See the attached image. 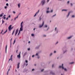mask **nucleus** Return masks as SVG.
Returning <instances> with one entry per match:
<instances>
[{
    "label": "nucleus",
    "instance_id": "ea45409f",
    "mask_svg": "<svg viewBox=\"0 0 75 75\" xmlns=\"http://www.w3.org/2000/svg\"><path fill=\"white\" fill-rule=\"evenodd\" d=\"M56 16V13H55L54 15H53L52 17H55Z\"/></svg>",
    "mask_w": 75,
    "mask_h": 75
},
{
    "label": "nucleus",
    "instance_id": "c756f323",
    "mask_svg": "<svg viewBox=\"0 0 75 75\" xmlns=\"http://www.w3.org/2000/svg\"><path fill=\"white\" fill-rule=\"evenodd\" d=\"M37 13H38V12H36V13L35 14V15L34 16V17H35V16H36L37 14Z\"/></svg>",
    "mask_w": 75,
    "mask_h": 75
},
{
    "label": "nucleus",
    "instance_id": "aec40b11",
    "mask_svg": "<svg viewBox=\"0 0 75 75\" xmlns=\"http://www.w3.org/2000/svg\"><path fill=\"white\" fill-rule=\"evenodd\" d=\"M74 63H75V62H70L69 64H71V65L72 64H74Z\"/></svg>",
    "mask_w": 75,
    "mask_h": 75
},
{
    "label": "nucleus",
    "instance_id": "680f3d73",
    "mask_svg": "<svg viewBox=\"0 0 75 75\" xmlns=\"http://www.w3.org/2000/svg\"><path fill=\"white\" fill-rule=\"evenodd\" d=\"M13 13H14V14H15L16 13V12H15V11H14L13 12Z\"/></svg>",
    "mask_w": 75,
    "mask_h": 75
},
{
    "label": "nucleus",
    "instance_id": "2f4dec72",
    "mask_svg": "<svg viewBox=\"0 0 75 75\" xmlns=\"http://www.w3.org/2000/svg\"><path fill=\"white\" fill-rule=\"evenodd\" d=\"M18 8H20V4H19L18 5Z\"/></svg>",
    "mask_w": 75,
    "mask_h": 75
},
{
    "label": "nucleus",
    "instance_id": "7c9ffc66",
    "mask_svg": "<svg viewBox=\"0 0 75 75\" xmlns=\"http://www.w3.org/2000/svg\"><path fill=\"white\" fill-rule=\"evenodd\" d=\"M12 40H13V38H11V39L10 40L11 45V41H12Z\"/></svg>",
    "mask_w": 75,
    "mask_h": 75
},
{
    "label": "nucleus",
    "instance_id": "0e129e2a",
    "mask_svg": "<svg viewBox=\"0 0 75 75\" xmlns=\"http://www.w3.org/2000/svg\"><path fill=\"white\" fill-rule=\"evenodd\" d=\"M27 54V52H25L24 54V55H26Z\"/></svg>",
    "mask_w": 75,
    "mask_h": 75
},
{
    "label": "nucleus",
    "instance_id": "bb28decb",
    "mask_svg": "<svg viewBox=\"0 0 75 75\" xmlns=\"http://www.w3.org/2000/svg\"><path fill=\"white\" fill-rule=\"evenodd\" d=\"M75 15H73L71 16L72 18H75Z\"/></svg>",
    "mask_w": 75,
    "mask_h": 75
},
{
    "label": "nucleus",
    "instance_id": "49530a36",
    "mask_svg": "<svg viewBox=\"0 0 75 75\" xmlns=\"http://www.w3.org/2000/svg\"><path fill=\"white\" fill-rule=\"evenodd\" d=\"M34 36V35L33 34H31V36H32V37H33V36Z\"/></svg>",
    "mask_w": 75,
    "mask_h": 75
},
{
    "label": "nucleus",
    "instance_id": "a18cd8bd",
    "mask_svg": "<svg viewBox=\"0 0 75 75\" xmlns=\"http://www.w3.org/2000/svg\"><path fill=\"white\" fill-rule=\"evenodd\" d=\"M6 6H8V3H7L6 4Z\"/></svg>",
    "mask_w": 75,
    "mask_h": 75
},
{
    "label": "nucleus",
    "instance_id": "72a5a7b5",
    "mask_svg": "<svg viewBox=\"0 0 75 75\" xmlns=\"http://www.w3.org/2000/svg\"><path fill=\"white\" fill-rule=\"evenodd\" d=\"M50 13H52V12H53V10H52V9L51 11H50Z\"/></svg>",
    "mask_w": 75,
    "mask_h": 75
},
{
    "label": "nucleus",
    "instance_id": "bf43d9fd",
    "mask_svg": "<svg viewBox=\"0 0 75 75\" xmlns=\"http://www.w3.org/2000/svg\"><path fill=\"white\" fill-rule=\"evenodd\" d=\"M34 55H32V58H33V57H34Z\"/></svg>",
    "mask_w": 75,
    "mask_h": 75
},
{
    "label": "nucleus",
    "instance_id": "f03ea898",
    "mask_svg": "<svg viewBox=\"0 0 75 75\" xmlns=\"http://www.w3.org/2000/svg\"><path fill=\"white\" fill-rule=\"evenodd\" d=\"M46 3L45 0H43L41 1L40 4H42V6H44V5Z\"/></svg>",
    "mask_w": 75,
    "mask_h": 75
},
{
    "label": "nucleus",
    "instance_id": "a878e982",
    "mask_svg": "<svg viewBox=\"0 0 75 75\" xmlns=\"http://www.w3.org/2000/svg\"><path fill=\"white\" fill-rule=\"evenodd\" d=\"M7 30H6V31L4 33H2V35H4V34H5V33H6V32H7Z\"/></svg>",
    "mask_w": 75,
    "mask_h": 75
},
{
    "label": "nucleus",
    "instance_id": "5701e85b",
    "mask_svg": "<svg viewBox=\"0 0 75 75\" xmlns=\"http://www.w3.org/2000/svg\"><path fill=\"white\" fill-rule=\"evenodd\" d=\"M13 57V55H11V59H9V61H10L11 60V61H12V59H11V57Z\"/></svg>",
    "mask_w": 75,
    "mask_h": 75
},
{
    "label": "nucleus",
    "instance_id": "09e8293b",
    "mask_svg": "<svg viewBox=\"0 0 75 75\" xmlns=\"http://www.w3.org/2000/svg\"><path fill=\"white\" fill-rule=\"evenodd\" d=\"M54 65L52 64V68L54 67Z\"/></svg>",
    "mask_w": 75,
    "mask_h": 75
},
{
    "label": "nucleus",
    "instance_id": "f704fd0d",
    "mask_svg": "<svg viewBox=\"0 0 75 75\" xmlns=\"http://www.w3.org/2000/svg\"><path fill=\"white\" fill-rule=\"evenodd\" d=\"M67 52V50H66L64 52H63V54H65V52Z\"/></svg>",
    "mask_w": 75,
    "mask_h": 75
},
{
    "label": "nucleus",
    "instance_id": "dca6fc26",
    "mask_svg": "<svg viewBox=\"0 0 75 75\" xmlns=\"http://www.w3.org/2000/svg\"><path fill=\"white\" fill-rule=\"evenodd\" d=\"M68 11V10L66 9H62V11Z\"/></svg>",
    "mask_w": 75,
    "mask_h": 75
},
{
    "label": "nucleus",
    "instance_id": "4468645a",
    "mask_svg": "<svg viewBox=\"0 0 75 75\" xmlns=\"http://www.w3.org/2000/svg\"><path fill=\"white\" fill-rule=\"evenodd\" d=\"M20 63H18V65H17V68L18 69L19 68H20Z\"/></svg>",
    "mask_w": 75,
    "mask_h": 75
},
{
    "label": "nucleus",
    "instance_id": "4d7b16f0",
    "mask_svg": "<svg viewBox=\"0 0 75 75\" xmlns=\"http://www.w3.org/2000/svg\"><path fill=\"white\" fill-rule=\"evenodd\" d=\"M3 30H2V31L1 33H1H2V32H3Z\"/></svg>",
    "mask_w": 75,
    "mask_h": 75
},
{
    "label": "nucleus",
    "instance_id": "a211bd4d",
    "mask_svg": "<svg viewBox=\"0 0 75 75\" xmlns=\"http://www.w3.org/2000/svg\"><path fill=\"white\" fill-rule=\"evenodd\" d=\"M17 57H18L19 59H20V57H21L20 53H19V55H17Z\"/></svg>",
    "mask_w": 75,
    "mask_h": 75
},
{
    "label": "nucleus",
    "instance_id": "603ef678",
    "mask_svg": "<svg viewBox=\"0 0 75 75\" xmlns=\"http://www.w3.org/2000/svg\"><path fill=\"white\" fill-rule=\"evenodd\" d=\"M58 41L55 44H58Z\"/></svg>",
    "mask_w": 75,
    "mask_h": 75
},
{
    "label": "nucleus",
    "instance_id": "c9c22d12",
    "mask_svg": "<svg viewBox=\"0 0 75 75\" xmlns=\"http://www.w3.org/2000/svg\"><path fill=\"white\" fill-rule=\"evenodd\" d=\"M70 5L71 6H73V4L72 3H70Z\"/></svg>",
    "mask_w": 75,
    "mask_h": 75
},
{
    "label": "nucleus",
    "instance_id": "8fccbe9b",
    "mask_svg": "<svg viewBox=\"0 0 75 75\" xmlns=\"http://www.w3.org/2000/svg\"><path fill=\"white\" fill-rule=\"evenodd\" d=\"M49 9H50V8H49V7H48L47 8V10H49Z\"/></svg>",
    "mask_w": 75,
    "mask_h": 75
},
{
    "label": "nucleus",
    "instance_id": "4c0bfd02",
    "mask_svg": "<svg viewBox=\"0 0 75 75\" xmlns=\"http://www.w3.org/2000/svg\"><path fill=\"white\" fill-rule=\"evenodd\" d=\"M4 20H2V24H3V23H4Z\"/></svg>",
    "mask_w": 75,
    "mask_h": 75
},
{
    "label": "nucleus",
    "instance_id": "a19ab883",
    "mask_svg": "<svg viewBox=\"0 0 75 75\" xmlns=\"http://www.w3.org/2000/svg\"><path fill=\"white\" fill-rule=\"evenodd\" d=\"M5 9H6V8H7V7L6 6H5L4 7Z\"/></svg>",
    "mask_w": 75,
    "mask_h": 75
},
{
    "label": "nucleus",
    "instance_id": "0eeeda50",
    "mask_svg": "<svg viewBox=\"0 0 75 75\" xmlns=\"http://www.w3.org/2000/svg\"><path fill=\"white\" fill-rule=\"evenodd\" d=\"M72 13V12H73V11H69L68 13V14L67 16V17H68L69 16V14H70V13Z\"/></svg>",
    "mask_w": 75,
    "mask_h": 75
},
{
    "label": "nucleus",
    "instance_id": "1a4fd4ad",
    "mask_svg": "<svg viewBox=\"0 0 75 75\" xmlns=\"http://www.w3.org/2000/svg\"><path fill=\"white\" fill-rule=\"evenodd\" d=\"M41 65L42 67H44L45 65V64L44 63H41Z\"/></svg>",
    "mask_w": 75,
    "mask_h": 75
},
{
    "label": "nucleus",
    "instance_id": "864d4df0",
    "mask_svg": "<svg viewBox=\"0 0 75 75\" xmlns=\"http://www.w3.org/2000/svg\"><path fill=\"white\" fill-rule=\"evenodd\" d=\"M21 31L20 30H19V33H20V32H21Z\"/></svg>",
    "mask_w": 75,
    "mask_h": 75
},
{
    "label": "nucleus",
    "instance_id": "13d9d810",
    "mask_svg": "<svg viewBox=\"0 0 75 75\" xmlns=\"http://www.w3.org/2000/svg\"><path fill=\"white\" fill-rule=\"evenodd\" d=\"M49 1H50V0H47V2H49Z\"/></svg>",
    "mask_w": 75,
    "mask_h": 75
},
{
    "label": "nucleus",
    "instance_id": "774afa93",
    "mask_svg": "<svg viewBox=\"0 0 75 75\" xmlns=\"http://www.w3.org/2000/svg\"><path fill=\"white\" fill-rule=\"evenodd\" d=\"M36 55H38V53H37L36 54Z\"/></svg>",
    "mask_w": 75,
    "mask_h": 75
},
{
    "label": "nucleus",
    "instance_id": "c03bdc74",
    "mask_svg": "<svg viewBox=\"0 0 75 75\" xmlns=\"http://www.w3.org/2000/svg\"><path fill=\"white\" fill-rule=\"evenodd\" d=\"M57 27H56L55 28V31H57Z\"/></svg>",
    "mask_w": 75,
    "mask_h": 75
},
{
    "label": "nucleus",
    "instance_id": "6ab92c4d",
    "mask_svg": "<svg viewBox=\"0 0 75 75\" xmlns=\"http://www.w3.org/2000/svg\"><path fill=\"white\" fill-rule=\"evenodd\" d=\"M50 28V27H48V28H47V30H45V29H44V31H48V30Z\"/></svg>",
    "mask_w": 75,
    "mask_h": 75
},
{
    "label": "nucleus",
    "instance_id": "393cba45",
    "mask_svg": "<svg viewBox=\"0 0 75 75\" xmlns=\"http://www.w3.org/2000/svg\"><path fill=\"white\" fill-rule=\"evenodd\" d=\"M44 71V69H43L41 70V72H43V71Z\"/></svg>",
    "mask_w": 75,
    "mask_h": 75
},
{
    "label": "nucleus",
    "instance_id": "2eb2a0df",
    "mask_svg": "<svg viewBox=\"0 0 75 75\" xmlns=\"http://www.w3.org/2000/svg\"><path fill=\"white\" fill-rule=\"evenodd\" d=\"M42 52V50H41L38 51V55H39V54H41V53Z\"/></svg>",
    "mask_w": 75,
    "mask_h": 75
},
{
    "label": "nucleus",
    "instance_id": "20e7f679",
    "mask_svg": "<svg viewBox=\"0 0 75 75\" xmlns=\"http://www.w3.org/2000/svg\"><path fill=\"white\" fill-rule=\"evenodd\" d=\"M59 68H62V69L63 68H64V64H62V66H59Z\"/></svg>",
    "mask_w": 75,
    "mask_h": 75
},
{
    "label": "nucleus",
    "instance_id": "052dcab7",
    "mask_svg": "<svg viewBox=\"0 0 75 75\" xmlns=\"http://www.w3.org/2000/svg\"><path fill=\"white\" fill-rule=\"evenodd\" d=\"M73 50V48H71V51H72Z\"/></svg>",
    "mask_w": 75,
    "mask_h": 75
},
{
    "label": "nucleus",
    "instance_id": "f8f14e48",
    "mask_svg": "<svg viewBox=\"0 0 75 75\" xmlns=\"http://www.w3.org/2000/svg\"><path fill=\"white\" fill-rule=\"evenodd\" d=\"M72 37V36H70L69 37H68L67 39V40H69V39H70Z\"/></svg>",
    "mask_w": 75,
    "mask_h": 75
},
{
    "label": "nucleus",
    "instance_id": "338daca9",
    "mask_svg": "<svg viewBox=\"0 0 75 75\" xmlns=\"http://www.w3.org/2000/svg\"><path fill=\"white\" fill-rule=\"evenodd\" d=\"M4 19H5L6 18V17H4Z\"/></svg>",
    "mask_w": 75,
    "mask_h": 75
},
{
    "label": "nucleus",
    "instance_id": "7ed1b4c3",
    "mask_svg": "<svg viewBox=\"0 0 75 75\" xmlns=\"http://www.w3.org/2000/svg\"><path fill=\"white\" fill-rule=\"evenodd\" d=\"M44 21H43L42 24V25H39V28H42V27H43L44 25Z\"/></svg>",
    "mask_w": 75,
    "mask_h": 75
},
{
    "label": "nucleus",
    "instance_id": "6e6552de",
    "mask_svg": "<svg viewBox=\"0 0 75 75\" xmlns=\"http://www.w3.org/2000/svg\"><path fill=\"white\" fill-rule=\"evenodd\" d=\"M72 13V12H73V11H69L68 13V14L67 16V17H68L69 16V14H70V13Z\"/></svg>",
    "mask_w": 75,
    "mask_h": 75
},
{
    "label": "nucleus",
    "instance_id": "79ce46f5",
    "mask_svg": "<svg viewBox=\"0 0 75 75\" xmlns=\"http://www.w3.org/2000/svg\"><path fill=\"white\" fill-rule=\"evenodd\" d=\"M40 56H39V54H38V59H39V58H40Z\"/></svg>",
    "mask_w": 75,
    "mask_h": 75
},
{
    "label": "nucleus",
    "instance_id": "412c9836",
    "mask_svg": "<svg viewBox=\"0 0 75 75\" xmlns=\"http://www.w3.org/2000/svg\"><path fill=\"white\" fill-rule=\"evenodd\" d=\"M41 17H42V15H41V16H40V17H39V21H41Z\"/></svg>",
    "mask_w": 75,
    "mask_h": 75
},
{
    "label": "nucleus",
    "instance_id": "ddd939ff",
    "mask_svg": "<svg viewBox=\"0 0 75 75\" xmlns=\"http://www.w3.org/2000/svg\"><path fill=\"white\" fill-rule=\"evenodd\" d=\"M62 69H64V71H67L68 70H67V69L66 68H65L64 67H63Z\"/></svg>",
    "mask_w": 75,
    "mask_h": 75
},
{
    "label": "nucleus",
    "instance_id": "f257e3e1",
    "mask_svg": "<svg viewBox=\"0 0 75 75\" xmlns=\"http://www.w3.org/2000/svg\"><path fill=\"white\" fill-rule=\"evenodd\" d=\"M23 21H22L21 24V27L20 28V30L22 31H23Z\"/></svg>",
    "mask_w": 75,
    "mask_h": 75
},
{
    "label": "nucleus",
    "instance_id": "9d476101",
    "mask_svg": "<svg viewBox=\"0 0 75 75\" xmlns=\"http://www.w3.org/2000/svg\"><path fill=\"white\" fill-rule=\"evenodd\" d=\"M18 29H17L16 30L15 36H16V35H17V33H18Z\"/></svg>",
    "mask_w": 75,
    "mask_h": 75
},
{
    "label": "nucleus",
    "instance_id": "6e6d98bb",
    "mask_svg": "<svg viewBox=\"0 0 75 75\" xmlns=\"http://www.w3.org/2000/svg\"><path fill=\"white\" fill-rule=\"evenodd\" d=\"M27 65H28V63H26V67L27 66Z\"/></svg>",
    "mask_w": 75,
    "mask_h": 75
},
{
    "label": "nucleus",
    "instance_id": "de8ad7c7",
    "mask_svg": "<svg viewBox=\"0 0 75 75\" xmlns=\"http://www.w3.org/2000/svg\"><path fill=\"white\" fill-rule=\"evenodd\" d=\"M16 42V39H15L13 42V44H14Z\"/></svg>",
    "mask_w": 75,
    "mask_h": 75
},
{
    "label": "nucleus",
    "instance_id": "37998d69",
    "mask_svg": "<svg viewBox=\"0 0 75 75\" xmlns=\"http://www.w3.org/2000/svg\"><path fill=\"white\" fill-rule=\"evenodd\" d=\"M56 52H57V51H56L55 50L54 51V54H55Z\"/></svg>",
    "mask_w": 75,
    "mask_h": 75
},
{
    "label": "nucleus",
    "instance_id": "b1692460",
    "mask_svg": "<svg viewBox=\"0 0 75 75\" xmlns=\"http://www.w3.org/2000/svg\"><path fill=\"white\" fill-rule=\"evenodd\" d=\"M47 27H48V26L47 25H45L44 26V28H47Z\"/></svg>",
    "mask_w": 75,
    "mask_h": 75
},
{
    "label": "nucleus",
    "instance_id": "4be33fe9",
    "mask_svg": "<svg viewBox=\"0 0 75 75\" xmlns=\"http://www.w3.org/2000/svg\"><path fill=\"white\" fill-rule=\"evenodd\" d=\"M50 13V11L49 10H47L46 11L47 14H48V13Z\"/></svg>",
    "mask_w": 75,
    "mask_h": 75
},
{
    "label": "nucleus",
    "instance_id": "e2e57ef3",
    "mask_svg": "<svg viewBox=\"0 0 75 75\" xmlns=\"http://www.w3.org/2000/svg\"><path fill=\"white\" fill-rule=\"evenodd\" d=\"M18 16H17V17L16 18H18Z\"/></svg>",
    "mask_w": 75,
    "mask_h": 75
},
{
    "label": "nucleus",
    "instance_id": "cd10ccee",
    "mask_svg": "<svg viewBox=\"0 0 75 75\" xmlns=\"http://www.w3.org/2000/svg\"><path fill=\"white\" fill-rule=\"evenodd\" d=\"M52 55V53H51L50 55V57H51Z\"/></svg>",
    "mask_w": 75,
    "mask_h": 75
},
{
    "label": "nucleus",
    "instance_id": "39448f33",
    "mask_svg": "<svg viewBox=\"0 0 75 75\" xmlns=\"http://www.w3.org/2000/svg\"><path fill=\"white\" fill-rule=\"evenodd\" d=\"M12 28H11V25H9L8 27L9 31H11V30Z\"/></svg>",
    "mask_w": 75,
    "mask_h": 75
},
{
    "label": "nucleus",
    "instance_id": "e433bc0d",
    "mask_svg": "<svg viewBox=\"0 0 75 75\" xmlns=\"http://www.w3.org/2000/svg\"><path fill=\"white\" fill-rule=\"evenodd\" d=\"M3 17V15L2 14H1L0 15V17Z\"/></svg>",
    "mask_w": 75,
    "mask_h": 75
},
{
    "label": "nucleus",
    "instance_id": "c85d7f7f",
    "mask_svg": "<svg viewBox=\"0 0 75 75\" xmlns=\"http://www.w3.org/2000/svg\"><path fill=\"white\" fill-rule=\"evenodd\" d=\"M15 31V30H14L13 31V33H12V35H13V34H14V33Z\"/></svg>",
    "mask_w": 75,
    "mask_h": 75
},
{
    "label": "nucleus",
    "instance_id": "3c124183",
    "mask_svg": "<svg viewBox=\"0 0 75 75\" xmlns=\"http://www.w3.org/2000/svg\"><path fill=\"white\" fill-rule=\"evenodd\" d=\"M25 62H26V63H28V61L26 60L25 61Z\"/></svg>",
    "mask_w": 75,
    "mask_h": 75
},
{
    "label": "nucleus",
    "instance_id": "69168bd1",
    "mask_svg": "<svg viewBox=\"0 0 75 75\" xmlns=\"http://www.w3.org/2000/svg\"><path fill=\"white\" fill-rule=\"evenodd\" d=\"M10 17H11L10 15H9V16H8V18H10Z\"/></svg>",
    "mask_w": 75,
    "mask_h": 75
},
{
    "label": "nucleus",
    "instance_id": "9b49d317",
    "mask_svg": "<svg viewBox=\"0 0 75 75\" xmlns=\"http://www.w3.org/2000/svg\"><path fill=\"white\" fill-rule=\"evenodd\" d=\"M50 74H52V75H55V73H54V72H53L52 71H51L50 72Z\"/></svg>",
    "mask_w": 75,
    "mask_h": 75
},
{
    "label": "nucleus",
    "instance_id": "473e14b6",
    "mask_svg": "<svg viewBox=\"0 0 75 75\" xmlns=\"http://www.w3.org/2000/svg\"><path fill=\"white\" fill-rule=\"evenodd\" d=\"M43 37H47V35H43Z\"/></svg>",
    "mask_w": 75,
    "mask_h": 75
},
{
    "label": "nucleus",
    "instance_id": "5fc2aeb1",
    "mask_svg": "<svg viewBox=\"0 0 75 75\" xmlns=\"http://www.w3.org/2000/svg\"><path fill=\"white\" fill-rule=\"evenodd\" d=\"M28 51H30V48H28Z\"/></svg>",
    "mask_w": 75,
    "mask_h": 75
},
{
    "label": "nucleus",
    "instance_id": "423d86ee",
    "mask_svg": "<svg viewBox=\"0 0 75 75\" xmlns=\"http://www.w3.org/2000/svg\"><path fill=\"white\" fill-rule=\"evenodd\" d=\"M41 46H42V43L41 42H40V44L38 46V49L40 48V47H41Z\"/></svg>",
    "mask_w": 75,
    "mask_h": 75
},
{
    "label": "nucleus",
    "instance_id": "f3484780",
    "mask_svg": "<svg viewBox=\"0 0 75 75\" xmlns=\"http://www.w3.org/2000/svg\"><path fill=\"white\" fill-rule=\"evenodd\" d=\"M7 45H6V49H5V52L6 53H7Z\"/></svg>",
    "mask_w": 75,
    "mask_h": 75
},
{
    "label": "nucleus",
    "instance_id": "58836bf2",
    "mask_svg": "<svg viewBox=\"0 0 75 75\" xmlns=\"http://www.w3.org/2000/svg\"><path fill=\"white\" fill-rule=\"evenodd\" d=\"M70 1H68L67 2V4H69Z\"/></svg>",
    "mask_w": 75,
    "mask_h": 75
}]
</instances>
